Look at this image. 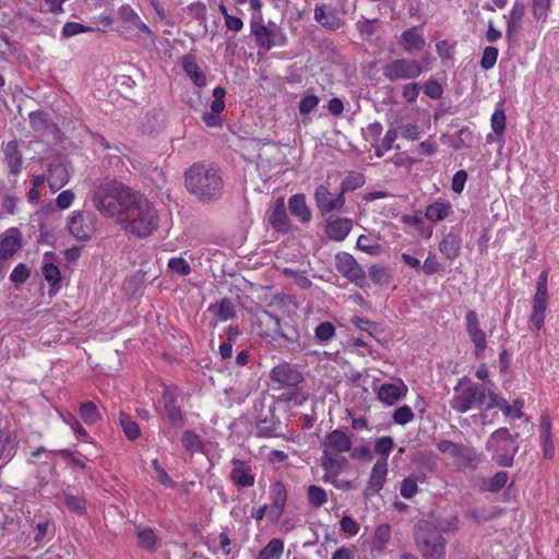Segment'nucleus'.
Returning <instances> with one entry per match:
<instances>
[{
	"mask_svg": "<svg viewBox=\"0 0 559 559\" xmlns=\"http://www.w3.org/2000/svg\"><path fill=\"white\" fill-rule=\"evenodd\" d=\"M121 229L139 238L150 236L158 226V215L154 205L138 193L118 221Z\"/></svg>",
	"mask_w": 559,
	"mask_h": 559,
	"instance_id": "nucleus-1",
	"label": "nucleus"
},
{
	"mask_svg": "<svg viewBox=\"0 0 559 559\" xmlns=\"http://www.w3.org/2000/svg\"><path fill=\"white\" fill-rule=\"evenodd\" d=\"M136 194L138 192L121 182L108 181L94 191L93 203L99 212L110 217L116 216L119 221Z\"/></svg>",
	"mask_w": 559,
	"mask_h": 559,
	"instance_id": "nucleus-2",
	"label": "nucleus"
},
{
	"mask_svg": "<svg viewBox=\"0 0 559 559\" xmlns=\"http://www.w3.org/2000/svg\"><path fill=\"white\" fill-rule=\"evenodd\" d=\"M188 191L201 201L218 198L223 190V179L219 170L210 165L194 164L185 175Z\"/></svg>",
	"mask_w": 559,
	"mask_h": 559,
	"instance_id": "nucleus-3",
	"label": "nucleus"
},
{
	"mask_svg": "<svg viewBox=\"0 0 559 559\" xmlns=\"http://www.w3.org/2000/svg\"><path fill=\"white\" fill-rule=\"evenodd\" d=\"M493 386L491 381L480 385L464 377L454 386L450 406L457 413L479 408L486 401L489 402V393H495Z\"/></svg>",
	"mask_w": 559,
	"mask_h": 559,
	"instance_id": "nucleus-4",
	"label": "nucleus"
},
{
	"mask_svg": "<svg viewBox=\"0 0 559 559\" xmlns=\"http://www.w3.org/2000/svg\"><path fill=\"white\" fill-rule=\"evenodd\" d=\"M321 447L320 463L322 468H328L332 473L341 466H348L347 457L342 454L352 450L353 441L346 432L341 429L332 430L324 437Z\"/></svg>",
	"mask_w": 559,
	"mask_h": 559,
	"instance_id": "nucleus-5",
	"label": "nucleus"
},
{
	"mask_svg": "<svg viewBox=\"0 0 559 559\" xmlns=\"http://www.w3.org/2000/svg\"><path fill=\"white\" fill-rule=\"evenodd\" d=\"M415 545L426 559L445 558V539L442 534L428 522H418L414 533Z\"/></svg>",
	"mask_w": 559,
	"mask_h": 559,
	"instance_id": "nucleus-6",
	"label": "nucleus"
},
{
	"mask_svg": "<svg viewBox=\"0 0 559 559\" xmlns=\"http://www.w3.org/2000/svg\"><path fill=\"white\" fill-rule=\"evenodd\" d=\"M431 69V57L421 60L397 58L382 67V75L390 82L416 80Z\"/></svg>",
	"mask_w": 559,
	"mask_h": 559,
	"instance_id": "nucleus-7",
	"label": "nucleus"
},
{
	"mask_svg": "<svg viewBox=\"0 0 559 559\" xmlns=\"http://www.w3.org/2000/svg\"><path fill=\"white\" fill-rule=\"evenodd\" d=\"M486 448L492 452L493 460L501 466H511L518 452L515 438L507 428H499L493 431L487 442Z\"/></svg>",
	"mask_w": 559,
	"mask_h": 559,
	"instance_id": "nucleus-8",
	"label": "nucleus"
},
{
	"mask_svg": "<svg viewBox=\"0 0 559 559\" xmlns=\"http://www.w3.org/2000/svg\"><path fill=\"white\" fill-rule=\"evenodd\" d=\"M437 449L445 454L457 468H475L479 455L472 447L454 443L451 440L442 439L437 442Z\"/></svg>",
	"mask_w": 559,
	"mask_h": 559,
	"instance_id": "nucleus-9",
	"label": "nucleus"
},
{
	"mask_svg": "<svg viewBox=\"0 0 559 559\" xmlns=\"http://www.w3.org/2000/svg\"><path fill=\"white\" fill-rule=\"evenodd\" d=\"M251 34L258 46L265 50H270L274 46H285L287 43L286 35L280 28L275 25L266 26L262 21L251 23Z\"/></svg>",
	"mask_w": 559,
	"mask_h": 559,
	"instance_id": "nucleus-10",
	"label": "nucleus"
},
{
	"mask_svg": "<svg viewBox=\"0 0 559 559\" xmlns=\"http://www.w3.org/2000/svg\"><path fill=\"white\" fill-rule=\"evenodd\" d=\"M68 229L78 240H88L95 231V216L91 212L73 211L68 218Z\"/></svg>",
	"mask_w": 559,
	"mask_h": 559,
	"instance_id": "nucleus-11",
	"label": "nucleus"
},
{
	"mask_svg": "<svg viewBox=\"0 0 559 559\" xmlns=\"http://www.w3.org/2000/svg\"><path fill=\"white\" fill-rule=\"evenodd\" d=\"M313 199L322 215L332 212H343L345 206L343 192L340 191L337 194H333L324 185H320L314 189Z\"/></svg>",
	"mask_w": 559,
	"mask_h": 559,
	"instance_id": "nucleus-12",
	"label": "nucleus"
},
{
	"mask_svg": "<svg viewBox=\"0 0 559 559\" xmlns=\"http://www.w3.org/2000/svg\"><path fill=\"white\" fill-rule=\"evenodd\" d=\"M465 329L466 333L474 344V354L476 358H483L485 349L487 347L486 333L480 328V322L476 311L468 310L465 314Z\"/></svg>",
	"mask_w": 559,
	"mask_h": 559,
	"instance_id": "nucleus-13",
	"label": "nucleus"
},
{
	"mask_svg": "<svg viewBox=\"0 0 559 559\" xmlns=\"http://www.w3.org/2000/svg\"><path fill=\"white\" fill-rule=\"evenodd\" d=\"M70 180V170L62 158L56 157L47 164V182L50 189L56 192Z\"/></svg>",
	"mask_w": 559,
	"mask_h": 559,
	"instance_id": "nucleus-14",
	"label": "nucleus"
},
{
	"mask_svg": "<svg viewBox=\"0 0 559 559\" xmlns=\"http://www.w3.org/2000/svg\"><path fill=\"white\" fill-rule=\"evenodd\" d=\"M22 247V233L9 228L0 235V265L10 260Z\"/></svg>",
	"mask_w": 559,
	"mask_h": 559,
	"instance_id": "nucleus-15",
	"label": "nucleus"
},
{
	"mask_svg": "<svg viewBox=\"0 0 559 559\" xmlns=\"http://www.w3.org/2000/svg\"><path fill=\"white\" fill-rule=\"evenodd\" d=\"M178 390L176 388H165L162 396L164 411L171 426L179 428L183 425V416L180 407L177 405Z\"/></svg>",
	"mask_w": 559,
	"mask_h": 559,
	"instance_id": "nucleus-16",
	"label": "nucleus"
},
{
	"mask_svg": "<svg viewBox=\"0 0 559 559\" xmlns=\"http://www.w3.org/2000/svg\"><path fill=\"white\" fill-rule=\"evenodd\" d=\"M407 391V385L401 379H396L394 382L384 383L379 388L378 400L388 406H392L405 397Z\"/></svg>",
	"mask_w": 559,
	"mask_h": 559,
	"instance_id": "nucleus-17",
	"label": "nucleus"
},
{
	"mask_svg": "<svg viewBox=\"0 0 559 559\" xmlns=\"http://www.w3.org/2000/svg\"><path fill=\"white\" fill-rule=\"evenodd\" d=\"M233 469L230 471L231 481L239 487H252L254 485V475L249 462L233 459Z\"/></svg>",
	"mask_w": 559,
	"mask_h": 559,
	"instance_id": "nucleus-18",
	"label": "nucleus"
},
{
	"mask_svg": "<svg viewBox=\"0 0 559 559\" xmlns=\"http://www.w3.org/2000/svg\"><path fill=\"white\" fill-rule=\"evenodd\" d=\"M525 15V7L522 2L515 1L509 14L504 15L507 19L506 37L513 40L519 36L522 28V22Z\"/></svg>",
	"mask_w": 559,
	"mask_h": 559,
	"instance_id": "nucleus-19",
	"label": "nucleus"
},
{
	"mask_svg": "<svg viewBox=\"0 0 559 559\" xmlns=\"http://www.w3.org/2000/svg\"><path fill=\"white\" fill-rule=\"evenodd\" d=\"M499 408L509 418L515 419L521 418L523 413L521 411L522 403L515 401L513 405L509 404L508 401L502 397L499 393H489V402L486 403V409Z\"/></svg>",
	"mask_w": 559,
	"mask_h": 559,
	"instance_id": "nucleus-20",
	"label": "nucleus"
},
{
	"mask_svg": "<svg viewBox=\"0 0 559 559\" xmlns=\"http://www.w3.org/2000/svg\"><path fill=\"white\" fill-rule=\"evenodd\" d=\"M400 43L407 53L421 51L426 46L425 37L419 27H412L401 34Z\"/></svg>",
	"mask_w": 559,
	"mask_h": 559,
	"instance_id": "nucleus-21",
	"label": "nucleus"
},
{
	"mask_svg": "<svg viewBox=\"0 0 559 559\" xmlns=\"http://www.w3.org/2000/svg\"><path fill=\"white\" fill-rule=\"evenodd\" d=\"M269 223L274 229L281 233L290 230V222L286 214L284 199L276 200L274 205L269 211Z\"/></svg>",
	"mask_w": 559,
	"mask_h": 559,
	"instance_id": "nucleus-22",
	"label": "nucleus"
},
{
	"mask_svg": "<svg viewBox=\"0 0 559 559\" xmlns=\"http://www.w3.org/2000/svg\"><path fill=\"white\" fill-rule=\"evenodd\" d=\"M271 379L282 386H295L301 381V376L289 365L283 364L271 370Z\"/></svg>",
	"mask_w": 559,
	"mask_h": 559,
	"instance_id": "nucleus-23",
	"label": "nucleus"
},
{
	"mask_svg": "<svg viewBox=\"0 0 559 559\" xmlns=\"http://www.w3.org/2000/svg\"><path fill=\"white\" fill-rule=\"evenodd\" d=\"M353 228V221L350 218L337 217L326 221L325 233L326 236L334 241L344 240Z\"/></svg>",
	"mask_w": 559,
	"mask_h": 559,
	"instance_id": "nucleus-24",
	"label": "nucleus"
},
{
	"mask_svg": "<svg viewBox=\"0 0 559 559\" xmlns=\"http://www.w3.org/2000/svg\"><path fill=\"white\" fill-rule=\"evenodd\" d=\"M388 475V462L385 460H378L370 473L367 485V492L370 495L378 493L385 483Z\"/></svg>",
	"mask_w": 559,
	"mask_h": 559,
	"instance_id": "nucleus-25",
	"label": "nucleus"
},
{
	"mask_svg": "<svg viewBox=\"0 0 559 559\" xmlns=\"http://www.w3.org/2000/svg\"><path fill=\"white\" fill-rule=\"evenodd\" d=\"M453 214L452 204L448 200L438 199L429 204L425 210V217L437 224Z\"/></svg>",
	"mask_w": 559,
	"mask_h": 559,
	"instance_id": "nucleus-26",
	"label": "nucleus"
},
{
	"mask_svg": "<svg viewBox=\"0 0 559 559\" xmlns=\"http://www.w3.org/2000/svg\"><path fill=\"white\" fill-rule=\"evenodd\" d=\"M336 269L346 277L353 280L358 278L362 274L361 267L358 265L356 260L346 252L337 253L335 257Z\"/></svg>",
	"mask_w": 559,
	"mask_h": 559,
	"instance_id": "nucleus-27",
	"label": "nucleus"
},
{
	"mask_svg": "<svg viewBox=\"0 0 559 559\" xmlns=\"http://www.w3.org/2000/svg\"><path fill=\"white\" fill-rule=\"evenodd\" d=\"M17 141H10L4 147V157L11 176L16 177L22 170V153Z\"/></svg>",
	"mask_w": 559,
	"mask_h": 559,
	"instance_id": "nucleus-28",
	"label": "nucleus"
},
{
	"mask_svg": "<svg viewBox=\"0 0 559 559\" xmlns=\"http://www.w3.org/2000/svg\"><path fill=\"white\" fill-rule=\"evenodd\" d=\"M288 209L292 215L301 223L307 224L311 219V211L306 203V197L302 193L294 194L288 200Z\"/></svg>",
	"mask_w": 559,
	"mask_h": 559,
	"instance_id": "nucleus-29",
	"label": "nucleus"
},
{
	"mask_svg": "<svg viewBox=\"0 0 559 559\" xmlns=\"http://www.w3.org/2000/svg\"><path fill=\"white\" fill-rule=\"evenodd\" d=\"M548 293L536 292L533 298V311L531 314V322L537 330H540L545 321V312L547 308Z\"/></svg>",
	"mask_w": 559,
	"mask_h": 559,
	"instance_id": "nucleus-30",
	"label": "nucleus"
},
{
	"mask_svg": "<svg viewBox=\"0 0 559 559\" xmlns=\"http://www.w3.org/2000/svg\"><path fill=\"white\" fill-rule=\"evenodd\" d=\"M461 238L452 233L443 236L439 243L440 252L450 261L455 260L461 254Z\"/></svg>",
	"mask_w": 559,
	"mask_h": 559,
	"instance_id": "nucleus-31",
	"label": "nucleus"
},
{
	"mask_svg": "<svg viewBox=\"0 0 559 559\" xmlns=\"http://www.w3.org/2000/svg\"><path fill=\"white\" fill-rule=\"evenodd\" d=\"M182 68L187 75L193 81V83L203 87L206 84V78L200 67L198 66L195 58L191 55H187L182 58Z\"/></svg>",
	"mask_w": 559,
	"mask_h": 559,
	"instance_id": "nucleus-32",
	"label": "nucleus"
},
{
	"mask_svg": "<svg viewBox=\"0 0 559 559\" xmlns=\"http://www.w3.org/2000/svg\"><path fill=\"white\" fill-rule=\"evenodd\" d=\"M15 440L16 436L13 432L0 429V461L7 463L14 456Z\"/></svg>",
	"mask_w": 559,
	"mask_h": 559,
	"instance_id": "nucleus-33",
	"label": "nucleus"
},
{
	"mask_svg": "<svg viewBox=\"0 0 559 559\" xmlns=\"http://www.w3.org/2000/svg\"><path fill=\"white\" fill-rule=\"evenodd\" d=\"M29 122L32 128L43 134H55L57 128L48 119V115L43 111H33L29 114Z\"/></svg>",
	"mask_w": 559,
	"mask_h": 559,
	"instance_id": "nucleus-34",
	"label": "nucleus"
},
{
	"mask_svg": "<svg viewBox=\"0 0 559 559\" xmlns=\"http://www.w3.org/2000/svg\"><path fill=\"white\" fill-rule=\"evenodd\" d=\"M347 466H341L337 469H334L332 473L328 468H323L324 474L322 476V480L324 483L332 484L336 489L348 491L355 488V485L350 480L340 479V474L345 471Z\"/></svg>",
	"mask_w": 559,
	"mask_h": 559,
	"instance_id": "nucleus-35",
	"label": "nucleus"
},
{
	"mask_svg": "<svg viewBox=\"0 0 559 559\" xmlns=\"http://www.w3.org/2000/svg\"><path fill=\"white\" fill-rule=\"evenodd\" d=\"M119 14L123 22L129 23L143 33H151L148 26L140 19L138 13L130 5H122Z\"/></svg>",
	"mask_w": 559,
	"mask_h": 559,
	"instance_id": "nucleus-36",
	"label": "nucleus"
},
{
	"mask_svg": "<svg viewBox=\"0 0 559 559\" xmlns=\"http://www.w3.org/2000/svg\"><path fill=\"white\" fill-rule=\"evenodd\" d=\"M391 539V527L388 524L379 525L373 533L371 547L373 551L381 552Z\"/></svg>",
	"mask_w": 559,
	"mask_h": 559,
	"instance_id": "nucleus-37",
	"label": "nucleus"
},
{
	"mask_svg": "<svg viewBox=\"0 0 559 559\" xmlns=\"http://www.w3.org/2000/svg\"><path fill=\"white\" fill-rule=\"evenodd\" d=\"M314 20L330 29H337L341 26V22L336 15L332 11H326L324 7L316 8Z\"/></svg>",
	"mask_w": 559,
	"mask_h": 559,
	"instance_id": "nucleus-38",
	"label": "nucleus"
},
{
	"mask_svg": "<svg viewBox=\"0 0 559 559\" xmlns=\"http://www.w3.org/2000/svg\"><path fill=\"white\" fill-rule=\"evenodd\" d=\"M284 550V543L280 538L271 539L259 552L258 559H280Z\"/></svg>",
	"mask_w": 559,
	"mask_h": 559,
	"instance_id": "nucleus-39",
	"label": "nucleus"
},
{
	"mask_svg": "<svg viewBox=\"0 0 559 559\" xmlns=\"http://www.w3.org/2000/svg\"><path fill=\"white\" fill-rule=\"evenodd\" d=\"M79 414L86 425H93L100 419V413L94 402H84L80 405Z\"/></svg>",
	"mask_w": 559,
	"mask_h": 559,
	"instance_id": "nucleus-40",
	"label": "nucleus"
},
{
	"mask_svg": "<svg viewBox=\"0 0 559 559\" xmlns=\"http://www.w3.org/2000/svg\"><path fill=\"white\" fill-rule=\"evenodd\" d=\"M307 498L309 503L314 508H320L328 501L325 489L317 485H311L307 488Z\"/></svg>",
	"mask_w": 559,
	"mask_h": 559,
	"instance_id": "nucleus-41",
	"label": "nucleus"
},
{
	"mask_svg": "<svg viewBox=\"0 0 559 559\" xmlns=\"http://www.w3.org/2000/svg\"><path fill=\"white\" fill-rule=\"evenodd\" d=\"M181 442L183 448L190 452H202L204 448L201 438L191 430L183 431Z\"/></svg>",
	"mask_w": 559,
	"mask_h": 559,
	"instance_id": "nucleus-42",
	"label": "nucleus"
},
{
	"mask_svg": "<svg viewBox=\"0 0 559 559\" xmlns=\"http://www.w3.org/2000/svg\"><path fill=\"white\" fill-rule=\"evenodd\" d=\"M357 248L370 255H379L382 252V247L376 240H372L367 235H360L356 243Z\"/></svg>",
	"mask_w": 559,
	"mask_h": 559,
	"instance_id": "nucleus-43",
	"label": "nucleus"
},
{
	"mask_svg": "<svg viewBox=\"0 0 559 559\" xmlns=\"http://www.w3.org/2000/svg\"><path fill=\"white\" fill-rule=\"evenodd\" d=\"M271 497L274 508L281 512L284 509L287 498L286 487L282 481H276L272 485Z\"/></svg>",
	"mask_w": 559,
	"mask_h": 559,
	"instance_id": "nucleus-44",
	"label": "nucleus"
},
{
	"mask_svg": "<svg viewBox=\"0 0 559 559\" xmlns=\"http://www.w3.org/2000/svg\"><path fill=\"white\" fill-rule=\"evenodd\" d=\"M540 444L544 456L547 459H551L554 456L555 449L551 441L550 425L548 423L542 424Z\"/></svg>",
	"mask_w": 559,
	"mask_h": 559,
	"instance_id": "nucleus-45",
	"label": "nucleus"
},
{
	"mask_svg": "<svg viewBox=\"0 0 559 559\" xmlns=\"http://www.w3.org/2000/svg\"><path fill=\"white\" fill-rule=\"evenodd\" d=\"M314 336L317 341L325 344L335 336V328L331 322H322L314 329Z\"/></svg>",
	"mask_w": 559,
	"mask_h": 559,
	"instance_id": "nucleus-46",
	"label": "nucleus"
},
{
	"mask_svg": "<svg viewBox=\"0 0 559 559\" xmlns=\"http://www.w3.org/2000/svg\"><path fill=\"white\" fill-rule=\"evenodd\" d=\"M364 183H365V178L361 174L350 173L342 181L341 192H343V194H344L346 191L356 190V189L360 188Z\"/></svg>",
	"mask_w": 559,
	"mask_h": 559,
	"instance_id": "nucleus-47",
	"label": "nucleus"
},
{
	"mask_svg": "<svg viewBox=\"0 0 559 559\" xmlns=\"http://www.w3.org/2000/svg\"><path fill=\"white\" fill-rule=\"evenodd\" d=\"M393 447L394 441L391 437H381L374 442V452L380 455L379 460L386 462Z\"/></svg>",
	"mask_w": 559,
	"mask_h": 559,
	"instance_id": "nucleus-48",
	"label": "nucleus"
},
{
	"mask_svg": "<svg viewBox=\"0 0 559 559\" xmlns=\"http://www.w3.org/2000/svg\"><path fill=\"white\" fill-rule=\"evenodd\" d=\"M168 269L179 276H186L191 273V266L182 257L171 258L168 261Z\"/></svg>",
	"mask_w": 559,
	"mask_h": 559,
	"instance_id": "nucleus-49",
	"label": "nucleus"
},
{
	"mask_svg": "<svg viewBox=\"0 0 559 559\" xmlns=\"http://www.w3.org/2000/svg\"><path fill=\"white\" fill-rule=\"evenodd\" d=\"M257 320L260 324L265 325L270 332H278L280 330V318L266 310L259 312Z\"/></svg>",
	"mask_w": 559,
	"mask_h": 559,
	"instance_id": "nucleus-50",
	"label": "nucleus"
},
{
	"mask_svg": "<svg viewBox=\"0 0 559 559\" xmlns=\"http://www.w3.org/2000/svg\"><path fill=\"white\" fill-rule=\"evenodd\" d=\"M120 424L126 437L129 440H135L140 437L141 430L139 425L127 416L120 418Z\"/></svg>",
	"mask_w": 559,
	"mask_h": 559,
	"instance_id": "nucleus-51",
	"label": "nucleus"
},
{
	"mask_svg": "<svg viewBox=\"0 0 559 559\" xmlns=\"http://www.w3.org/2000/svg\"><path fill=\"white\" fill-rule=\"evenodd\" d=\"M94 28L76 22H68L62 27V37L70 38L79 34L93 32Z\"/></svg>",
	"mask_w": 559,
	"mask_h": 559,
	"instance_id": "nucleus-52",
	"label": "nucleus"
},
{
	"mask_svg": "<svg viewBox=\"0 0 559 559\" xmlns=\"http://www.w3.org/2000/svg\"><path fill=\"white\" fill-rule=\"evenodd\" d=\"M64 503L70 511L76 514H83L86 510L85 500L71 493L64 495Z\"/></svg>",
	"mask_w": 559,
	"mask_h": 559,
	"instance_id": "nucleus-53",
	"label": "nucleus"
},
{
	"mask_svg": "<svg viewBox=\"0 0 559 559\" xmlns=\"http://www.w3.org/2000/svg\"><path fill=\"white\" fill-rule=\"evenodd\" d=\"M393 421L397 425H406L414 419V413L407 405L400 406L393 413Z\"/></svg>",
	"mask_w": 559,
	"mask_h": 559,
	"instance_id": "nucleus-54",
	"label": "nucleus"
},
{
	"mask_svg": "<svg viewBox=\"0 0 559 559\" xmlns=\"http://www.w3.org/2000/svg\"><path fill=\"white\" fill-rule=\"evenodd\" d=\"M225 95H226V91L222 86H216L213 90L214 100L210 105V108H211L210 112L219 115L225 109V102H224Z\"/></svg>",
	"mask_w": 559,
	"mask_h": 559,
	"instance_id": "nucleus-55",
	"label": "nucleus"
},
{
	"mask_svg": "<svg viewBox=\"0 0 559 559\" xmlns=\"http://www.w3.org/2000/svg\"><path fill=\"white\" fill-rule=\"evenodd\" d=\"M418 491L417 478L409 476L405 478L401 484L400 493L405 499L413 498Z\"/></svg>",
	"mask_w": 559,
	"mask_h": 559,
	"instance_id": "nucleus-56",
	"label": "nucleus"
},
{
	"mask_svg": "<svg viewBox=\"0 0 559 559\" xmlns=\"http://www.w3.org/2000/svg\"><path fill=\"white\" fill-rule=\"evenodd\" d=\"M138 537L139 543L143 548L147 550H153L155 548L156 535L151 528L146 527L140 530L138 533Z\"/></svg>",
	"mask_w": 559,
	"mask_h": 559,
	"instance_id": "nucleus-57",
	"label": "nucleus"
},
{
	"mask_svg": "<svg viewBox=\"0 0 559 559\" xmlns=\"http://www.w3.org/2000/svg\"><path fill=\"white\" fill-rule=\"evenodd\" d=\"M498 59V49L492 46H488L484 49L481 60H480V67L484 70H489L493 68Z\"/></svg>",
	"mask_w": 559,
	"mask_h": 559,
	"instance_id": "nucleus-58",
	"label": "nucleus"
},
{
	"mask_svg": "<svg viewBox=\"0 0 559 559\" xmlns=\"http://www.w3.org/2000/svg\"><path fill=\"white\" fill-rule=\"evenodd\" d=\"M490 124L496 134H502L506 129V114L504 110L499 107L497 108L490 119Z\"/></svg>",
	"mask_w": 559,
	"mask_h": 559,
	"instance_id": "nucleus-59",
	"label": "nucleus"
},
{
	"mask_svg": "<svg viewBox=\"0 0 559 559\" xmlns=\"http://www.w3.org/2000/svg\"><path fill=\"white\" fill-rule=\"evenodd\" d=\"M420 85L416 82H411L402 85V97L407 103H415L420 93Z\"/></svg>",
	"mask_w": 559,
	"mask_h": 559,
	"instance_id": "nucleus-60",
	"label": "nucleus"
},
{
	"mask_svg": "<svg viewBox=\"0 0 559 559\" xmlns=\"http://www.w3.org/2000/svg\"><path fill=\"white\" fill-rule=\"evenodd\" d=\"M369 277L373 283L377 284H388L390 282V274L388 270L383 266L372 265L369 269Z\"/></svg>",
	"mask_w": 559,
	"mask_h": 559,
	"instance_id": "nucleus-61",
	"label": "nucleus"
},
{
	"mask_svg": "<svg viewBox=\"0 0 559 559\" xmlns=\"http://www.w3.org/2000/svg\"><path fill=\"white\" fill-rule=\"evenodd\" d=\"M152 467L156 474V479L164 485L165 487L173 488L175 487V481L169 477L167 472L159 464L158 460L155 459L152 461Z\"/></svg>",
	"mask_w": 559,
	"mask_h": 559,
	"instance_id": "nucleus-62",
	"label": "nucleus"
},
{
	"mask_svg": "<svg viewBox=\"0 0 559 559\" xmlns=\"http://www.w3.org/2000/svg\"><path fill=\"white\" fill-rule=\"evenodd\" d=\"M43 275L46 278V281L52 286L59 284V282L61 280L60 270L53 263H45L44 264Z\"/></svg>",
	"mask_w": 559,
	"mask_h": 559,
	"instance_id": "nucleus-63",
	"label": "nucleus"
},
{
	"mask_svg": "<svg viewBox=\"0 0 559 559\" xmlns=\"http://www.w3.org/2000/svg\"><path fill=\"white\" fill-rule=\"evenodd\" d=\"M29 277V270L24 263L17 264L10 274L12 283L20 285L26 282Z\"/></svg>",
	"mask_w": 559,
	"mask_h": 559,
	"instance_id": "nucleus-64",
	"label": "nucleus"
}]
</instances>
